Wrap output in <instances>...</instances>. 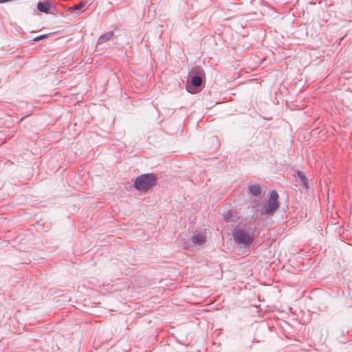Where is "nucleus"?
I'll return each instance as SVG.
<instances>
[{"label": "nucleus", "mask_w": 352, "mask_h": 352, "mask_svg": "<svg viewBox=\"0 0 352 352\" xmlns=\"http://www.w3.org/2000/svg\"><path fill=\"white\" fill-rule=\"evenodd\" d=\"M191 241L195 245H201L206 241V235L203 233H197L194 234Z\"/></svg>", "instance_id": "obj_6"}, {"label": "nucleus", "mask_w": 352, "mask_h": 352, "mask_svg": "<svg viewBox=\"0 0 352 352\" xmlns=\"http://www.w3.org/2000/svg\"><path fill=\"white\" fill-rule=\"evenodd\" d=\"M248 190L253 196H258L261 194V186L258 184L249 185Z\"/></svg>", "instance_id": "obj_8"}, {"label": "nucleus", "mask_w": 352, "mask_h": 352, "mask_svg": "<svg viewBox=\"0 0 352 352\" xmlns=\"http://www.w3.org/2000/svg\"><path fill=\"white\" fill-rule=\"evenodd\" d=\"M47 36H48V34H41V35H39V36H37L34 37V38H33V41H39V40H41V39H43V38H47Z\"/></svg>", "instance_id": "obj_12"}, {"label": "nucleus", "mask_w": 352, "mask_h": 352, "mask_svg": "<svg viewBox=\"0 0 352 352\" xmlns=\"http://www.w3.org/2000/svg\"><path fill=\"white\" fill-rule=\"evenodd\" d=\"M278 199V195L277 192L274 190H271L269 194L268 200L261 210V214L273 215L279 206Z\"/></svg>", "instance_id": "obj_3"}, {"label": "nucleus", "mask_w": 352, "mask_h": 352, "mask_svg": "<svg viewBox=\"0 0 352 352\" xmlns=\"http://www.w3.org/2000/svg\"><path fill=\"white\" fill-rule=\"evenodd\" d=\"M255 227L245 225L243 228H236L232 231L235 243L245 245H250L254 239Z\"/></svg>", "instance_id": "obj_1"}, {"label": "nucleus", "mask_w": 352, "mask_h": 352, "mask_svg": "<svg viewBox=\"0 0 352 352\" xmlns=\"http://www.w3.org/2000/svg\"><path fill=\"white\" fill-rule=\"evenodd\" d=\"M203 79L199 76H194L186 85V90L191 94H196L201 90Z\"/></svg>", "instance_id": "obj_4"}, {"label": "nucleus", "mask_w": 352, "mask_h": 352, "mask_svg": "<svg viewBox=\"0 0 352 352\" xmlns=\"http://www.w3.org/2000/svg\"><path fill=\"white\" fill-rule=\"evenodd\" d=\"M296 181L303 188L307 189L309 188L308 179L301 170L296 171Z\"/></svg>", "instance_id": "obj_5"}, {"label": "nucleus", "mask_w": 352, "mask_h": 352, "mask_svg": "<svg viewBox=\"0 0 352 352\" xmlns=\"http://www.w3.org/2000/svg\"><path fill=\"white\" fill-rule=\"evenodd\" d=\"M85 6V3L83 1H80L78 4L75 5L73 7H71L68 9L69 11H74L81 9Z\"/></svg>", "instance_id": "obj_11"}, {"label": "nucleus", "mask_w": 352, "mask_h": 352, "mask_svg": "<svg viewBox=\"0 0 352 352\" xmlns=\"http://www.w3.org/2000/svg\"><path fill=\"white\" fill-rule=\"evenodd\" d=\"M224 219L227 222L235 221L236 219L233 217V211L229 210L224 216Z\"/></svg>", "instance_id": "obj_10"}, {"label": "nucleus", "mask_w": 352, "mask_h": 352, "mask_svg": "<svg viewBox=\"0 0 352 352\" xmlns=\"http://www.w3.org/2000/svg\"><path fill=\"white\" fill-rule=\"evenodd\" d=\"M113 35V32L110 31L104 33V34L101 35L98 41H97V45H102L107 41H109Z\"/></svg>", "instance_id": "obj_7"}, {"label": "nucleus", "mask_w": 352, "mask_h": 352, "mask_svg": "<svg viewBox=\"0 0 352 352\" xmlns=\"http://www.w3.org/2000/svg\"><path fill=\"white\" fill-rule=\"evenodd\" d=\"M50 3L49 2H38L37 3V8L39 11L41 12H45V13H48L49 12V9H50Z\"/></svg>", "instance_id": "obj_9"}, {"label": "nucleus", "mask_w": 352, "mask_h": 352, "mask_svg": "<svg viewBox=\"0 0 352 352\" xmlns=\"http://www.w3.org/2000/svg\"><path fill=\"white\" fill-rule=\"evenodd\" d=\"M157 183V177L153 173H146L136 177L134 181V187L138 191L146 192Z\"/></svg>", "instance_id": "obj_2"}]
</instances>
